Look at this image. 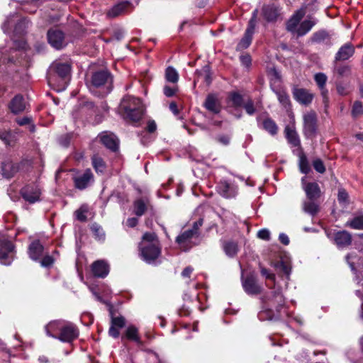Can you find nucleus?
<instances>
[{
    "label": "nucleus",
    "instance_id": "1",
    "mask_svg": "<svg viewBox=\"0 0 363 363\" xmlns=\"http://www.w3.org/2000/svg\"><path fill=\"white\" fill-rule=\"evenodd\" d=\"M118 112L125 121L137 123L142 119L145 107L140 99L127 95L121 99Z\"/></svg>",
    "mask_w": 363,
    "mask_h": 363
},
{
    "label": "nucleus",
    "instance_id": "2",
    "mask_svg": "<svg viewBox=\"0 0 363 363\" xmlns=\"http://www.w3.org/2000/svg\"><path fill=\"white\" fill-rule=\"evenodd\" d=\"M91 84L93 87L102 89V97L109 94L113 89V76L106 69L94 72L91 76Z\"/></svg>",
    "mask_w": 363,
    "mask_h": 363
},
{
    "label": "nucleus",
    "instance_id": "3",
    "mask_svg": "<svg viewBox=\"0 0 363 363\" xmlns=\"http://www.w3.org/2000/svg\"><path fill=\"white\" fill-rule=\"evenodd\" d=\"M71 72V65L68 62H54L50 67L48 79L49 83L55 82L59 79L62 85L67 84Z\"/></svg>",
    "mask_w": 363,
    "mask_h": 363
},
{
    "label": "nucleus",
    "instance_id": "4",
    "mask_svg": "<svg viewBox=\"0 0 363 363\" xmlns=\"http://www.w3.org/2000/svg\"><path fill=\"white\" fill-rule=\"evenodd\" d=\"M303 133L306 138L313 139L318 134V117L313 111H310L303 116Z\"/></svg>",
    "mask_w": 363,
    "mask_h": 363
},
{
    "label": "nucleus",
    "instance_id": "5",
    "mask_svg": "<svg viewBox=\"0 0 363 363\" xmlns=\"http://www.w3.org/2000/svg\"><path fill=\"white\" fill-rule=\"evenodd\" d=\"M161 255V247L160 243H147L140 247V255L147 263L151 264L155 262Z\"/></svg>",
    "mask_w": 363,
    "mask_h": 363
},
{
    "label": "nucleus",
    "instance_id": "6",
    "mask_svg": "<svg viewBox=\"0 0 363 363\" xmlns=\"http://www.w3.org/2000/svg\"><path fill=\"white\" fill-rule=\"evenodd\" d=\"M47 38L49 44L57 50L63 48L65 42V33L57 28H51L47 32Z\"/></svg>",
    "mask_w": 363,
    "mask_h": 363
},
{
    "label": "nucleus",
    "instance_id": "7",
    "mask_svg": "<svg viewBox=\"0 0 363 363\" xmlns=\"http://www.w3.org/2000/svg\"><path fill=\"white\" fill-rule=\"evenodd\" d=\"M199 237L193 233L189 229L182 233L176 238V242L179 245L181 250L183 251H188L191 249L194 246L197 245L199 242H194V238H198Z\"/></svg>",
    "mask_w": 363,
    "mask_h": 363
},
{
    "label": "nucleus",
    "instance_id": "8",
    "mask_svg": "<svg viewBox=\"0 0 363 363\" xmlns=\"http://www.w3.org/2000/svg\"><path fill=\"white\" fill-rule=\"evenodd\" d=\"M20 193L25 201L34 203L40 201L41 190L37 184H30L22 188Z\"/></svg>",
    "mask_w": 363,
    "mask_h": 363
},
{
    "label": "nucleus",
    "instance_id": "9",
    "mask_svg": "<svg viewBox=\"0 0 363 363\" xmlns=\"http://www.w3.org/2000/svg\"><path fill=\"white\" fill-rule=\"evenodd\" d=\"M79 335V330L75 325L68 323L60 328L57 338L62 342H71Z\"/></svg>",
    "mask_w": 363,
    "mask_h": 363
},
{
    "label": "nucleus",
    "instance_id": "10",
    "mask_svg": "<svg viewBox=\"0 0 363 363\" xmlns=\"http://www.w3.org/2000/svg\"><path fill=\"white\" fill-rule=\"evenodd\" d=\"M292 94L297 102L304 106L311 104L314 98L313 94L309 90L304 88H299L298 86L293 87Z\"/></svg>",
    "mask_w": 363,
    "mask_h": 363
},
{
    "label": "nucleus",
    "instance_id": "11",
    "mask_svg": "<svg viewBox=\"0 0 363 363\" xmlns=\"http://www.w3.org/2000/svg\"><path fill=\"white\" fill-rule=\"evenodd\" d=\"M14 246L13 243L6 239L0 241V262L5 265H9L12 260L13 257L11 255L13 251Z\"/></svg>",
    "mask_w": 363,
    "mask_h": 363
},
{
    "label": "nucleus",
    "instance_id": "12",
    "mask_svg": "<svg viewBox=\"0 0 363 363\" xmlns=\"http://www.w3.org/2000/svg\"><path fill=\"white\" fill-rule=\"evenodd\" d=\"M281 8L279 5L264 4L262 8V14L267 22H276L281 16Z\"/></svg>",
    "mask_w": 363,
    "mask_h": 363
},
{
    "label": "nucleus",
    "instance_id": "13",
    "mask_svg": "<svg viewBox=\"0 0 363 363\" xmlns=\"http://www.w3.org/2000/svg\"><path fill=\"white\" fill-rule=\"evenodd\" d=\"M74 187L84 190L94 182V174L90 169H86L82 174L73 177Z\"/></svg>",
    "mask_w": 363,
    "mask_h": 363
},
{
    "label": "nucleus",
    "instance_id": "14",
    "mask_svg": "<svg viewBox=\"0 0 363 363\" xmlns=\"http://www.w3.org/2000/svg\"><path fill=\"white\" fill-rule=\"evenodd\" d=\"M218 193L224 198H234L238 194V186L231 182L220 180L217 186Z\"/></svg>",
    "mask_w": 363,
    "mask_h": 363
},
{
    "label": "nucleus",
    "instance_id": "15",
    "mask_svg": "<svg viewBox=\"0 0 363 363\" xmlns=\"http://www.w3.org/2000/svg\"><path fill=\"white\" fill-rule=\"evenodd\" d=\"M132 6V3L128 1H122L113 5L106 12V16L108 18H115L120 16L125 15L128 12V9Z\"/></svg>",
    "mask_w": 363,
    "mask_h": 363
},
{
    "label": "nucleus",
    "instance_id": "16",
    "mask_svg": "<svg viewBox=\"0 0 363 363\" xmlns=\"http://www.w3.org/2000/svg\"><path fill=\"white\" fill-rule=\"evenodd\" d=\"M242 287L247 294L251 295H257L262 291V287L257 284L256 278L252 274L247 275L242 279Z\"/></svg>",
    "mask_w": 363,
    "mask_h": 363
},
{
    "label": "nucleus",
    "instance_id": "17",
    "mask_svg": "<svg viewBox=\"0 0 363 363\" xmlns=\"http://www.w3.org/2000/svg\"><path fill=\"white\" fill-rule=\"evenodd\" d=\"M303 188L306 193V197L310 201H315L320 197L321 191L318 183L316 182H305V177L302 179Z\"/></svg>",
    "mask_w": 363,
    "mask_h": 363
},
{
    "label": "nucleus",
    "instance_id": "18",
    "mask_svg": "<svg viewBox=\"0 0 363 363\" xmlns=\"http://www.w3.org/2000/svg\"><path fill=\"white\" fill-rule=\"evenodd\" d=\"M109 264L104 260H96L91 265V270L94 277L105 278L109 273Z\"/></svg>",
    "mask_w": 363,
    "mask_h": 363
},
{
    "label": "nucleus",
    "instance_id": "19",
    "mask_svg": "<svg viewBox=\"0 0 363 363\" xmlns=\"http://www.w3.org/2000/svg\"><path fill=\"white\" fill-rule=\"evenodd\" d=\"M305 13L306 11L303 9L297 10L287 21L286 23V30L292 33H296Z\"/></svg>",
    "mask_w": 363,
    "mask_h": 363
},
{
    "label": "nucleus",
    "instance_id": "20",
    "mask_svg": "<svg viewBox=\"0 0 363 363\" xmlns=\"http://www.w3.org/2000/svg\"><path fill=\"white\" fill-rule=\"evenodd\" d=\"M355 48L351 43H347L342 45L335 55V62H342L349 60L353 56Z\"/></svg>",
    "mask_w": 363,
    "mask_h": 363
},
{
    "label": "nucleus",
    "instance_id": "21",
    "mask_svg": "<svg viewBox=\"0 0 363 363\" xmlns=\"http://www.w3.org/2000/svg\"><path fill=\"white\" fill-rule=\"evenodd\" d=\"M203 106L208 111L218 114L221 111V104L218 101L217 96L214 94H209L207 95L205 101L203 103Z\"/></svg>",
    "mask_w": 363,
    "mask_h": 363
},
{
    "label": "nucleus",
    "instance_id": "22",
    "mask_svg": "<svg viewBox=\"0 0 363 363\" xmlns=\"http://www.w3.org/2000/svg\"><path fill=\"white\" fill-rule=\"evenodd\" d=\"M273 92L277 95L280 104L286 109L289 110L291 108V102L290 96L286 89L282 86L272 88Z\"/></svg>",
    "mask_w": 363,
    "mask_h": 363
},
{
    "label": "nucleus",
    "instance_id": "23",
    "mask_svg": "<svg viewBox=\"0 0 363 363\" xmlns=\"http://www.w3.org/2000/svg\"><path fill=\"white\" fill-rule=\"evenodd\" d=\"M44 247L39 240H35L30 242L28 248L29 257L33 260H38L43 255Z\"/></svg>",
    "mask_w": 363,
    "mask_h": 363
},
{
    "label": "nucleus",
    "instance_id": "24",
    "mask_svg": "<svg viewBox=\"0 0 363 363\" xmlns=\"http://www.w3.org/2000/svg\"><path fill=\"white\" fill-rule=\"evenodd\" d=\"M335 242L339 247H345L351 245L352 243V235L346 231L342 230L338 231L335 234Z\"/></svg>",
    "mask_w": 363,
    "mask_h": 363
},
{
    "label": "nucleus",
    "instance_id": "25",
    "mask_svg": "<svg viewBox=\"0 0 363 363\" xmlns=\"http://www.w3.org/2000/svg\"><path fill=\"white\" fill-rule=\"evenodd\" d=\"M285 137L288 143L293 147H301V140L294 127L286 126L284 129Z\"/></svg>",
    "mask_w": 363,
    "mask_h": 363
},
{
    "label": "nucleus",
    "instance_id": "26",
    "mask_svg": "<svg viewBox=\"0 0 363 363\" xmlns=\"http://www.w3.org/2000/svg\"><path fill=\"white\" fill-rule=\"evenodd\" d=\"M9 108L14 114H18L23 112L26 108L23 96L20 94L15 96L9 104Z\"/></svg>",
    "mask_w": 363,
    "mask_h": 363
},
{
    "label": "nucleus",
    "instance_id": "27",
    "mask_svg": "<svg viewBox=\"0 0 363 363\" xmlns=\"http://www.w3.org/2000/svg\"><path fill=\"white\" fill-rule=\"evenodd\" d=\"M311 42L314 43H325L330 46L332 45L330 34L325 30H320L315 32L311 36Z\"/></svg>",
    "mask_w": 363,
    "mask_h": 363
},
{
    "label": "nucleus",
    "instance_id": "28",
    "mask_svg": "<svg viewBox=\"0 0 363 363\" xmlns=\"http://www.w3.org/2000/svg\"><path fill=\"white\" fill-rule=\"evenodd\" d=\"M255 28L247 26V28L245 32L244 36L240 40V43L237 45L238 50H243L247 48L252 43V35L254 34Z\"/></svg>",
    "mask_w": 363,
    "mask_h": 363
},
{
    "label": "nucleus",
    "instance_id": "29",
    "mask_svg": "<svg viewBox=\"0 0 363 363\" xmlns=\"http://www.w3.org/2000/svg\"><path fill=\"white\" fill-rule=\"evenodd\" d=\"M149 205V200L147 199L140 198L136 199L133 202L134 213L137 216H142L147 211Z\"/></svg>",
    "mask_w": 363,
    "mask_h": 363
},
{
    "label": "nucleus",
    "instance_id": "30",
    "mask_svg": "<svg viewBox=\"0 0 363 363\" xmlns=\"http://www.w3.org/2000/svg\"><path fill=\"white\" fill-rule=\"evenodd\" d=\"M316 23L317 20L313 18L303 21L300 23L296 34L298 37L306 35Z\"/></svg>",
    "mask_w": 363,
    "mask_h": 363
},
{
    "label": "nucleus",
    "instance_id": "31",
    "mask_svg": "<svg viewBox=\"0 0 363 363\" xmlns=\"http://www.w3.org/2000/svg\"><path fill=\"white\" fill-rule=\"evenodd\" d=\"M101 143L109 150L116 152L118 149V143L113 134H105L101 137Z\"/></svg>",
    "mask_w": 363,
    "mask_h": 363
},
{
    "label": "nucleus",
    "instance_id": "32",
    "mask_svg": "<svg viewBox=\"0 0 363 363\" xmlns=\"http://www.w3.org/2000/svg\"><path fill=\"white\" fill-rule=\"evenodd\" d=\"M0 140L6 145L12 146L16 143V136L10 129H0Z\"/></svg>",
    "mask_w": 363,
    "mask_h": 363
},
{
    "label": "nucleus",
    "instance_id": "33",
    "mask_svg": "<svg viewBox=\"0 0 363 363\" xmlns=\"http://www.w3.org/2000/svg\"><path fill=\"white\" fill-rule=\"evenodd\" d=\"M2 175L6 179L13 177L18 171L17 165L11 162H6L2 164Z\"/></svg>",
    "mask_w": 363,
    "mask_h": 363
},
{
    "label": "nucleus",
    "instance_id": "34",
    "mask_svg": "<svg viewBox=\"0 0 363 363\" xmlns=\"http://www.w3.org/2000/svg\"><path fill=\"white\" fill-rule=\"evenodd\" d=\"M333 72L340 77H346L350 74L351 67L347 64H341L340 62L333 61Z\"/></svg>",
    "mask_w": 363,
    "mask_h": 363
},
{
    "label": "nucleus",
    "instance_id": "35",
    "mask_svg": "<svg viewBox=\"0 0 363 363\" xmlns=\"http://www.w3.org/2000/svg\"><path fill=\"white\" fill-rule=\"evenodd\" d=\"M228 100L231 103V106L234 108H239L242 106L244 104V99L238 91H231L228 94Z\"/></svg>",
    "mask_w": 363,
    "mask_h": 363
},
{
    "label": "nucleus",
    "instance_id": "36",
    "mask_svg": "<svg viewBox=\"0 0 363 363\" xmlns=\"http://www.w3.org/2000/svg\"><path fill=\"white\" fill-rule=\"evenodd\" d=\"M125 337L130 341H133L140 345L142 344V341L139 336L138 329L134 325H129L127 328L125 333Z\"/></svg>",
    "mask_w": 363,
    "mask_h": 363
},
{
    "label": "nucleus",
    "instance_id": "37",
    "mask_svg": "<svg viewBox=\"0 0 363 363\" xmlns=\"http://www.w3.org/2000/svg\"><path fill=\"white\" fill-rule=\"evenodd\" d=\"M223 248L226 255L230 257H235L238 252V243L232 240L224 242Z\"/></svg>",
    "mask_w": 363,
    "mask_h": 363
},
{
    "label": "nucleus",
    "instance_id": "38",
    "mask_svg": "<svg viewBox=\"0 0 363 363\" xmlns=\"http://www.w3.org/2000/svg\"><path fill=\"white\" fill-rule=\"evenodd\" d=\"M262 127L272 135H275L278 132V126L271 118H267L263 121Z\"/></svg>",
    "mask_w": 363,
    "mask_h": 363
},
{
    "label": "nucleus",
    "instance_id": "39",
    "mask_svg": "<svg viewBox=\"0 0 363 363\" xmlns=\"http://www.w3.org/2000/svg\"><path fill=\"white\" fill-rule=\"evenodd\" d=\"M91 164L96 172H104L106 166L105 162L101 157L97 155H93L91 157Z\"/></svg>",
    "mask_w": 363,
    "mask_h": 363
},
{
    "label": "nucleus",
    "instance_id": "40",
    "mask_svg": "<svg viewBox=\"0 0 363 363\" xmlns=\"http://www.w3.org/2000/svg\"><path fill=\"white\" fill-rule=\"evenodd\" d=\"M90 229L96 240L100 242H103L105 240V232L99 224L96 223H92L90 226Z\"/></svg>",
    "mask_w": 363,
    "mask_h": 363
},
{
    "label": "nucleus",
    "instance_id": "41",
    "mask_svg": "<svg viewBox=\"0 0 363 363\" xmlns=\"http://www.w3.org/2000/svg\"><path fill=\"white\" fill-rule=\"evenodd\" d=\"M345 225L355 230H363V215L354 217L348 220Z\"/></svg>",
    "mask_w": 363,
    "mask_h": 363
},
{
    "label": "nucleus",
    "instance_id": "42",
    "mask_svg": "<svg viewBox=\"0 0 363 363\" xmlns=\"http://www.w3.org/2000/svg\"><path fill=\"white\" fill-rule=\"evenodd\" d=\"M165 79L167 82L175 84L179 80L178 72L172 67H168L165 71Z\"/></svg>",
    "mask_w": 363,
    "mask_h": 363
},
{
    "label": "nucleus",
    "instance_id": "43",
    "mask_svg": "<svg viewBox=\"0 0 363 363\" xmlns=\"http://www.w3.org/2000/svg\"><path fill=\"white\" fill-rule=\"evenodd\" d=\"M303 209L306 213L315 216L318 212L319 207L313 201H310L303 203Z\"/></svg>",
    "mask_w": 363,
    "mask_h": 363
},
{
    "label": "nucleus",
    "instance_id": "44",
    "mask_svg": "<svg viewBox=\"0 0 363 363\" xmlns=\"http://www.w3.org/2000/svg\"><path fill=\"white\" fill-rule=\"evenodd\" d=\"M199 76L203 77L207 84H210L212 82L211 68L208 65H205L203 68L196 71Z\"/></svg>",
    "mask_w": 363,
    "mask_h": 363
},
{
    "label": "nucleus",
    "instance_id": "45",
    "mask_svg": "<svg viewBox=\"0 0 363 363\" xmlns=\"http://www.w3.org/2000/svg\"><path fill=\"white\" fill-rule=\"evenodd\" d=\"M111 315V325L113 326H116L118 328H123L125 325V319L123 316L120 315L118 317L113 316V313L112 311H110Z\"/></svg>",
    "mask_w": 363,
    "mask_h": 363
},
{
    "label": "nucleus",
    "instance_id": "46",
    "mask_svg": "<svg viewBox=\"0 0 363 363\" xmlns=\"http://www.w3.org/2000/svg\"><path fill=\"white\" fill-rule=\"evenodd\" d=\"M242 107L250 116L254 115L257 111L254 101L250 98H248L247 100L244 102Z\"/></svg>",
    "mask_w": 363,
    "mask_h": 363
},
{
    "label": "nucleus",
    "instance_id": "47",
    "mask_svg": "<svg viewBox=\"0 0 363 363\" xmlns=\"http://www.w3.org/2000/svg\"><path fill=\"white\" fill-rule=\"evenodd\" d=\"M299 167L301 172L303 174H307L311 170L308 160L305 155L300 157Z\"/></svg>",
    "mask_w": 363,
    "mask_h": 363
},
{
    "label": "nucleus",
    "instance_id": "48",
    "mask_svg": "<svg viewBox=\"0 0 363 363\" xmlns=\"http://www.w3.org/2000/svg\"><path fill=\"white\" fill-rule=\"evenodd\" d=\"M327 79V76L322 72L317 73L314 76L315 82L319 88H323V86H325Z\"/></svg>",
    "mask_w": 363,
    "mask_h": 363
},
{
    "label": "nucleus",
    "instance_id": "49",
    "mask_svg": "<svg viewBox=\"0 0 363 363\" xmlns=\"http://www.w3.org/2000/svg\"><path fill=\"white\" fill-rule=\"evenodd\" d=\"M87 212L86 208L84 206H81L79 209L75 211L74 215L76 218L81 222H86L87 220V217L86 213Z\"/></svg>",
    "mask_w": 363,
    "mask_h": 363
},
{
    "label": "nucleus",
    "instance_id": "50",
    "mask_svg": "<svg viewBox=\"0 0 363 363\" xmlns=\"http://www.w3.org/2000/svg\"><path fill=\"white\" fill-rule=\"evenodd\" d=\"M272 303L276 306L277 310L279 311L285 303V299L282 294H279L277 298H272Z\"/></svg>",
    "mask_w": 363,
    "mask_h": 363
},
{
    "label": "nucleus",
    "instance_id": "51",
    "mask_svg": "<svg viewBox=\"0 0 363 363\" xmlns=\"http://www.w3.org/2000/svg\"><path fill=\"white\" fill-rule=\"evenodd\" d=\"M352 113L354 117L363 113V104L361 101H357L354 103Z\"/></svg>",
    "mask_w": 363,
    "mask_h": 363
},
{
    "label": "nucleus",
    "instance_id": "52",
    "mask_svg": "<svg viewBox=\"0 0 363 363\" xmlns=\"http://www.w3.org/2000/svg\"><path fill=\"white\" fill-rule=\"evenodd\" d=\"M313 167L315 170L320 174H323L325 172V167L322 160L317 158L313 161Z\"/></svg>",
    "mask_w": 363,
    "mask_h": 363
},
{
    "label": "nucleus",
    "instance_id": "53",
    "mask_svg": "<svg viewBox=\"0 0 363 363\" xmlns=\"http://www.w3.org/2000/svg\"><path fill=\"white\" fill-rule=\"evenodd\" d=\"M143 241H146L148 243L157 242L160 243L157 235L155 233H145L143 234L142 238Z\"/></svg>",
    "mask_w": 363,
    "mask_h": 363
},
{
    "label": "nucleus",
    "instance_id": "54",
    "mask_svg": "<svg viewBox=\"0 0 363 363\" xmlns=\"http://www.w3.org/2000/svg\"><path fill=\"white\" fill-rule=\"evenodd\" d=\"M230 135L228 134H219L216 137V140L223 145H228L230 143Z\"/></svg>",
    "mask_w": 363,
    "mask_h": 363
},
{
    "label": "nucleus",
    "instance_id": "55",
    "mask_svg": "<svg viewBox=\"0 0 363 363\" xmlns=\"http://www.w3.org/2000/svg\"><path fill=\"white\" fill-rule=\"evenodd\" d=\"M203 223V219L199 218L197 221H196L193 223L191 228H190L189 230H191L196 235L199 237V235H200L199 228L202 226Z\"/></svg>",
    "mask_w": 363,
    "mask_h": 363
},
{
    "label": "nucleus",
    "instance_id": "56",
    "mask_svg": "<svg viewBox=\"0 0 363 363\" xmlns=\"http://www.w3.org/2000/svg\"><path fill=\"white\" fill-rule=\"evenodd\" d=\"M54 263V259L50 255H45L40 261L41 266L44 267H49Z\"/></svg>",
    "mask_w": 363,
    "mask_h": 363
},
{
    "label": "nucleus",
    "instance_id": "57",
    "mask_svg": "<svg viewBox=\"0 0 363 363\" xmlns=\"http://www.w3.org/2000/svg\"><path fill=\"white\" fill-rule=\"evenodd\" d=\"M257 237L264 240H269L270 232L267 229H262L258 231Z\"/></svg>",
    "mask_w": 363,
    "mask_h": 363
},
{
    "label": "nucleus",
    "instance_id": "58",
    "mask_svg": "<svg viewBox=\"0 0 363 363\" xmlns=\"http://www.w3.org/2000/svg\"><path fill=\"white\" fill-rule=\"evenodd\" d=\"M177 91V88L170 87L169 86H164L163 89L164 94L167 97H172Z\"/></svg>",
    "mask_w": 363,
    "mask_h": 363
},
{
    "label": "nucleus",
    "instance_id": "59",
    "mask_svg": "<svg viewBox=\"0 0 363 363\" xmlns=\"http://www.w3.org/2000/svg\"><path fill=\"white\" fill-rule=\"evenodd\" d=\"M119 329L120 328L118 327L111 325L108 330V335L113 338H118L120 335Z\"/></svg>",
    "mask_w": 363,
    "mask_h": 363
},
{
    "label": "nucleus",
    "instance_id": "60",
    "mask_svg": "<svg viewBox=\"0 0 363 363\" xmlns=\"http://www.w3.org/2000/svg\"><path fill=\"white\" fill-rule=\"evenodd\" d=\"M261 274L262 276L265 277L267 279L274 281L275 275L269 272V271L264 267L261 268Z\"/></svg>",
    "mask_w": 363,
    "mask_h": 363
},
{
    "label": "nucleus",
    "instance_id": "61",
    "mask_svg": "<svg viewBox=\"0 0 363 363\" xmlns=\"http://www.w3.org/2000/svg\"><path fill=\"white\" fill-rule=\"evenodd\" d=\"M146 130L148 133H155L157 130V124L155 121H149L147 122Z\"/></svg>",
    "mask_w": 363,
    "mask_h": 363
},
{
    "label": "nucleus",
    "instance_id": "62",
    "mask_svg": "<svg viewBox=\"0 0 363 363\" xmlns=\"http://www.w3.org/2000/svg\"><path fill=\"white\" fill-rule=\"evenodd\" d=\"M241 63L245 67H249L251 64V57L249 55H244L240 57Z\"/></svg>",
    "mask_w": 363,
    "mask_h": 363
},
{
    "label": "nucleus",
    "instance_id": "63",
    "mask_svg": "<svg viewBox=\"0 0 363 363\" xmlns=\"http://www.w3.org/2000/svg\"><path fill=\"white\" fill-rule=\"evenodd\" d=\"M27 23H28V22L26 20H21V21H18L16 25L15 31L21 34L23 30H21L23 28H26V24H27Z\"/></svg>",
    "mask_w": 363,
    "mask_h": 363
},
{
    "label": "nucleus",
    "instance_id": "64",
    "mask_svg": "<svg viewBox=\"0 0 363 363\" xmlns=\"http://www.w3.org/2000/svg\"><path fill=\"white\" fill-rule=\"evenodd\" d=\"M16 121L19 125L23 126L27 124H30L32 120L29 117H23L22 118H17Z\"/></svg>",
    "mask_w": 363,
    "mask_h": 363
}]
</instances>
